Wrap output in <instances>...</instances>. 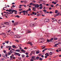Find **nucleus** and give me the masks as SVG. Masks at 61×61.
Wrapping results in <instances>:
<instances>
[{"label": "nucleus", "mask_w": 61, "mask_h": 61, "mask_svg": "<svg viewBox=\"0 0 61 61\" xmlns=\"http://www.w3.org/2000/svg\"><path fill=\"white\" fill-rule=\"evenodd\" d=\"M47 22H48L49 21V19H46Z\"/></svg>", "instance_id": "obj_17"}, {"label": "nucleus", "mask_w": 61, "mask_h": 61, "mask_svg": "<svg viewBox=\"0 0 61 61\" xmlns=\"http://www.w3.org/2000/svg\"><path fill=\"white\" fill-rule=\"evenodd\" d=\"M33 5V3H31L30 4V5Z\"/></svg>", "instance_id": "obj_55"}, {"label": "nucleus", "mask_w": 61, "mask_h": 61, "mask_svg": "<svg viewBox=\"0 0 61 61\" xmlns=\"http://www.w3.org/2000/svg\"><path fill=\"white\" fill-rule=\"evenodd\" d=\"M11 31L10 30H8L6 32L7 33H10V32Z\"/></svg>", "instance_id": "obj_16"}, {"label": "nucleus", "mask_w": 61, "mask_h": 61, "mask_svg": "<svg viewBox=\"0 0 61 61\" xmlns=\"http://www.w3.org/2000/svg\"><path fill=\"white\" fill-rule=\"evenodd\" d=\"M59 44L58 43L57 44H55V45H54L53 46L55 47H57L58 46H57V45H58Z\"/></svg>", "instance_id": "obj_3"}, {"label": "nucleus", "mask_w": 61, "mask_h": 61, "mask_svg": "<svg viewBox=\"0 0 61 61\" xmlns=\"http://www.w3.org/2000/svg\"><path fill=\"white\" fill-rule=\"evenodd\" d=\"M52 53H53V52H51L50 53V55H52Z\"/></svg>", "instance_id": "obj_31"}, {"label": "nucleus", "mask_w": 61, "mask_h": 61, "mask_svg": "<svg viewBox=\"0 0 61 61\" xmlns=\"http://www.w3.org/2000/svg\"><path fill=\"white\" fill-rule=\"evenodd\" d=\"M10 59H12V58H13V56H10Z\"/></svg>", "instance_id": "obj_42"}, {"label": "nucleus", "mask_w": 61, "mask_h": 61, "mask_svg": "<svg viewBox=\"0 0 61 61\" xmlns=\"http://www.w3.org/2000/svg\"><path fill=\"white\" fill-rule=\"evenodd\" d=\"M12 50H10V52H8V54L9 55H10L11 54H12Z\"/></svg>", "instance_id": "obj_4"}, {"label": "nucleus", "mask_w": 61, "mask_h": 61, "mask_svg": "<svg viewBox=\"0 0 61 61\" xmlns=\"http://www.w3.org/2000/svg\"><path fill=\"white\" fill-rule=\"evenodd\" d=\"M41 40H44V39L43 38H41Z\"/></svg>", "instance_id": "obj_48"}, {"label": "nucleus", "mask_w": 61, "mask_h": 61, "mask_svg": "<svg viewBox=\"0 0 61 61\" xmlns=\"http://www.w3.org/2000/svg\"><path fill=\"white\" fill-rule=\"evenodd\" d=\"M53 38H51L50 40V42H51V41H52L53 40Z\"/></svg>", "instance_id": "obj_19"}, {"label": "nucleus", "mask_w": 61, "mask_h": 61, "mask_svg": "<svg viewBox=\"0 0 61 61\" xmlns=\"http://www.w3.org/2000/svg\"><path fill=\"white\" fill-rule=\"evenodd\" d=\"M50 14H52L53 13V12L52 11H50L49 12Z\"/></svg>", "instance_id": "obj_57"}, {"label": "nucleus", "mask_w": 61, "mask_h": 61, "mask_svg": "<svg viewBox=\"0 0 61 61\" xmlns=\"http://www.w3.org/2000/svg\"><path fill=\"white\" fill-rule=\"evenodd\" d=\"M40 60H41V61H42V60H43V59H42V58H41L40 59Z\"/></svg>", "instance_id": "obj_39"}, {"label": "nucleus", "mask_w": 61, "mask_h": 61, "mask_svg": "<svg viewBox=\"0 0 61 61\" xmlns=\"http://www.w3.org/2000/svg\"><path fill=\"white\" fill-rule=\"evenodd\" d=\"M15 17H17L18 18H19V16L17 15L16 16H15Z\"/></svg>", "instance_id": "obj_29"}, {"label": "nucleus", "mask_w": 61, "mask_h": 61, "mask_svg": "<svg viewBox=\"0 0 61 61\" xmlns=\"http://www.w3.org/2000/svg\"><path fill=\"white\" fill-rule=\"evenodd\" d=\"M58 4H56V7H57V6H58Z\"/></svg>", "instance_id": "obj_44"}, {"label": "nucleus", "mask_w": 61, "mask_h": 61, "mask_svg": "<svg viewBox=\"0 0 61 61\" xmlns=\"http://www.w3.org/2000/svg\"><path fill=\"white\" fill-rule=\"evenodd\" d=\"M1 61H4L5 60V59L4 58H2L1 59Z\"/></svg>", "instance_id": "obj_34"}, {"label": "nucleus", "mask_w": 61, "mask_h": 61, "mask_svg": "<svg viewBox=\"0 0 61 61\" xmlns=\"http://www.w3.org/2000/svg\"><path fill=\"white\" fill-rule=\"evenodd\" d=\"M33 9H32L33 11H36V10H35V9H36V8L35 7H33Z\"/></svg>", "instance_id": "obj_12"}, {"label": "nucleus", "mask_w": 61, "mask_h": 61, "mask_svg": "<svg viewBox=\"0 0 61 61\" xmlns=\"http://www.w3.org/2000/svg\"><path fill=\"white\" fill-rule=\"evenodd\" d=\"M2 56H3V57H5V55L3 54H2Z\"/></svg>", "instance_id": "obj_30"}, {"label": "nucleus", "mask_w": 61, "mask_h": 61, "mask_svg": "<svg viewBox=\"0 0 61 61\" xmlns=\"http://www.w3.org/2000/svg\"><path fill=\"white\" fill-rule=\"evenodd\" d=\"M2 34H3V35H4V36H5V34L4 33H2Z\"/></svg>", "instance_id": "obj_50"}, {"label": "nucleus", "mask_w": 61, "mask_h": 61, "mask_svg": "<svg viewBox=\"0 0 61 61\" xmlns=\"http://www.w3.org/2000/svg\"><path fill=\"white\" fill-rule=\"evenodd\" d=\"M8 14H9V15H10L11 14H12V12H10V13H9Z\"/></svg>", "instance_id": "obj_51"}, {"label": "nucleus", "mask_w": 61, "mask_h": 61, "mask_svg": "<svg viewBox=\"0 0 61 61\" xmlns=\"http://www.w3.org/2000/svg\"><path fill=\"white\" fill-rule=\"evenodd\" d=\"M35 7H37V8L38 7H39V5L38 4H36L35 6Z\"/></svg>", "instance_id": "obj_7"}, {"label": "nucleus", "mask_w": 61, "mask_h": 61, "mask_svg": "<svg viewBox=\"0 0 61 61\" xmlns=\"http://www.w3.org/2000/svg\"><path fill=\"white\" fill-rule=\"evenodd\" d=\"M30 60L31 61H33V59H32V58L30 59Z\"/></svg>", "instance_id": "obj_54"}, {"label": "nucleus", "mask_w": 61, "mask_h": 61, "mask_svg": "<svg viewBox=\"0 0 61 61\" xmlns=\"http://www.w3.org/2000/svg\"><path fill=\"white\" fill-rule=\"evenodd\" d=\"M58 39L57 38H54V40H57Z\"/></svg>", "instance_id": "obj_22"}, {"label": "nucleus", "mask_w": 61, "mask_h": 61, "mask_svg": "<svg viewBox=\"0 0 61 61\" xmlns=\"http://www.w3.org/2000/svg\"><path fill=\"white\" fill-rule=\"evenodd\" d=\"M56 52H59V51H58V50H57L56 51Z\"/></svg>", "instance_id": "obj_52"}, {"label": "nucleus", "mask_w": 61, "mask_h": 61, "mask_svg": "<svg viewBox=\"0 0 61 61\" xmlns=\"http://www.w3.org/2000/svg\"><path fill=\"white\" fill-rule=\"evenodd\" d=\"M15 41L16 42H19V41H18V40H15Z\"/></svg>", "instance_id": "obj_43"}, {"label": "nucleus", "mask_w": 61, "mask_h": 61, "mask_svg": "<svg viewBox=\"0 0 61 61\" xmlns=\"http://www.w3.org/2000/svg\"><path fill=\"white\" fill-rule=\"evenodd\" d=\"M8 43H9V41H6V44H8Z\"/></svg>", "instance_id": "obj_40"}, {"label": "nucleus", "mask_w": 61, "mask_h": 61, "mask_svg": "<svg viewBox=\"0 0 61 61\" xmlns=\"http://www.w3.org/2000/svg\"><path fill=\"white\" fill-rule=\"evenodd\" d=\"M12 47L13 48H16V47L15 45H12Z\"/></svg>", "instance_id": "obj_11"}, {"label": "nucleus", "mask_w": 61, "mask_h": 61, "mask_svg": "<svg viewBox=\"0 0 61 61\" xmlns=\"http://www.w3.org/2000/svg\"><path fill=\"white\" fill-rule=\"evenodd\" d=\"M30 26L31 27H34V26H35V25L34 24H30Z\"/></svg>", "instance_id": "obj_8"}, {"label": "nucleus", "mask_w": 61, "mask_h": 61, "mask_svg": "<svg viewBox=\"0 0 61 61\" xmlns=\"http://www.w3.org/2000/svg\"><path fill=\"white\" fill-rule=\"evenodd\" d=\"M60 13H58L57 14V15H56V16H57V15H60Z\"/></svg>", "instance_id": "obj_28"}, {"label": "nucleus", "mask_w": 61, "mask_h": 61, "mask_svg": "<svg viewBox=\"0 0 61 61\" xmlns=\"http://www.w3.org/2000/svg\"><path fill=\"white\" fill-rule=\"evenodd\" d=\"M39 53V51H36V53L37 54H38Z\"/></svg>", "instance_id": "obj_46"}, {"label": "nucleus", "mask_w": 61, "mask_h": 61, "mask_svg": "<svg viewBox=\"0 0 61 61\" xmlns=\"http://www.w3.org/2000/svg\"><path fill=\"white\" fill-rule=\"evenodd\" d=\"M21 51L23 52H25V50H23V49H22L21 50Z\"/></svg>", "instance_id": "obj_13"}, {"label": "nucleus", "mask_w": 61, "mask_h": 61, "mask_svg": "<svg viewBox=\"0 0 61 61\" xmlns=\"http://www.w3.org/2000/svg\"><path fill=\"white\" fill-rule=\"evenodd\" d=\"M49 52L46 53L45 54V55L46 56H49Z\"/></svg>", "instance_id": "obj_6"}, {"label": "nucleus", "mask_w": 61, "mask_h": 61, "mask_svg": "<svg viewBox=\"0 0 61 61\" xmlns=\"http://www.w3.org/2000/svg\"><path fill=\"white\" fill-rule=\"evenodd\" d=\"M37 15V16H40V15H41V14H38Z\"/></svg>", "instance_id": "obj_26"}, {"label": "nucleus", "mask_w": 61, "mask_h": 61, "mask_svg": "<svg viewBox=\"0 0 61 61\" xmlns=\"http://www.w3.org/2000/svg\"><path fill=\"white\" fill-rule=\"evenodd\" d=\"M29 44L30 45H31V46H32V45H33V44H32V43L31 42H29Z\"/></svg>", "instance_id": "obj_23"}, {"label": "nucleus", "mask_w": 61, "mask_h": 61, "mask_svg": "<svg viewBox=\"0 0 61 61\" xmlns=\"http://www.w3.org/2000/svg\"><path fill=\"white\" fill-rule=\"evenodd\" d=\"M3 52L4 53H6V51H3Z\"/></svg>", "instance_id": "obj_64"}, {"label": "nucleus", "mask_w": 61, "mask_h": 61, "mask_svg": "<svg viewBox=\"0 0 61 61\" xmlns=\"http://www.w3.org/2000/svg\"><path fill=\"white\" fill-rule=\"evenodd\" d=\"M39 57L38 56L36 57V59H39Z\"/></svg>", "instance_id": "obj_35"}, {"label": "nucleus", "mask_w": 61, "mask_h": 61, "mask_svg": "<svg viewBox=\"0 0 61 61\" xmlns=\"http://www.w3.org/2000/svg\"><path fill=\"white\" fill-rule=\"evenodd\" d=\"M25 55H24L23 54L22 55V57H25Z\"/></svg>", "instance_id": "obj_20"}, {"label": "nucleus", "mask_w": 61, "mask_h": 61, "mask_svg": "<svg viewBox=\"0 0 61 61\" xmlns=\"http://www.w3.org/2000/svg\"><path fill=\"white\" fill-rule=\"evenodd\" d=\"M58 23L59 24H61V20H59L58 21Z\"/></svg>", "instance_id": "obj_10"}, {"label": "nucleus", "mask_w": 61, "mask_h": 61, "mask_svg": "<svg viewBox=\"0 0 61 61\" xmlns=\"http://www.w3.org/2000/svg\"><path fill=\"white\" fill-rule=\"evenodd\" d=\"M12 7L13 8L15 7V5H12Z\"/></svg>", "instance_id": "obj_58"}, {"label": "nucleus", "mask_w": 61, "mask_h": 61, "mask_svg": "<svg viewBox=\"0 0 61 61\" xmlns=\"http://www.w3.org/2000/svg\"><path fill=\"white\" fill-rule=\"evenodd\" d=\"M60 49L59 50V51H61V48H60Z\"/></svg>", "instance_id": "obj_61"}, {"label": "nucleus", "mask_w": 61, "mask_h": 61, "mask_svg": "<svg viewBox=\"0 0 61 61\" xmlns=\"http://www.w3.org/2000/svg\"><path fill=\"white\" fill-rule=\"evenodd\" d=\"M18 59H19V60H21V58L20 57H19L18 58Z\"/></svg>", "instance_id": "obj_36"}, {"label": "nucleus", "mask_w": 61, "mask_h": 61, "mask_svg": "<svg viewBox=\"0 0 61 61\" xmlns=\"http://www.w3.org/2000/svg\"><path fill=\"white\" fill-rule=\"evenodd\" d=\"M44 22H47L46 21V19H45L44 20Z\"/></svg>", "instance_id": "obj_41"}, {"label": "nucleus", "mask_w": 61, "mask_h": 61, "mask_svg": "<svg viewBox=\"0 0 61 61\" xmlns=\"http://www.w3.org/2000/svg\"><path fill=\"white\" fill-rule=\"evenodd\" d=\"M47 42H50V40H48V39H47Z\"/></svg>", "instance_id": "obj_25"}, {"label": "nucleus", "mask_w": 61, "mask_h": 61, "mask_svg": "<svg viewBox=\"0 0 61 61\" xmlns=\"http://www.w3.org/2000/svg\"><path fill=\"white\" fill-rule=\"evenodd\" d=\"M47 49H45L44 50V51H46L47 50Z\"/></svg>", "instance_id": "obj_60"}, {"label": "nucleus", "mask_w": 61, "mask_h": 61, "mask_svg": "<svg viewBox=\"0 0 61 61\" xmlns=\"http://www.w3.org/2000/svg\"><path fill=\"white\" fill-rule=\"evenodd\" d=\"M57 12H58V11L56 10H55V13H56H56H57Z\"/></svg>", "instance_id": "obj_33"}, {"label": "nucleus", "mask_w": 61, "mask_h": 61, "mask_svg": "<svg viewBox=\"0 0 61 61\" xmlns=\"http://www.w3.org/2000/svg\"><path fill=\"white\" fill-rule=\"evenodd\" d=\"M19 53H17L16 52H14V54L15 56H17L18 55Z\"/></svg>", "instance_id": "obj_9"}, {"label": "nucleus", "mask_w": 61, "mask_h": 61, "mask_svg": "<svg viewBox=\"0 0 61 61\" xmlns=\"http://www.w3.org/2000/svg\"><path fill=\"white\" fill-rule=\"evenodd\" d=\"M4 24L5 25L6 24V25H9V23H8V22H4Z\"/></svg>", "instance_id": "obj_5"}, {"label": "nucleus", "mask_w": 61, "mask_h": 61, "mask_svg": "<svg viewBox=\"0 0 61 61\" xmlns=\"http://www.w3.org/2000/svg\"><path fill=\"white\" fill-rule=\"evenodd\" d=\"M43 11L44 12H45L46 13V10H43Z\"/></svg>", "instance_id": "obj_38"}, {"label": "nucleus", "mask_w": 61, "mask_h": 61, "mask_svg": "<svg viewBox=\"0 0 61 61\" xmlns=\"http://www.w3.org/2000/svg\"><path fill=\"white\" fill-rule=\"evenodd\" d=\"M18 24V22H17L14 24V25H16Z\"/></svg>", "instance_id": "obj_14"}, {"label": "nucleus", "mask_w": 61, "mask_h": 61, "mask_svg": "<svg viewBox=\"0 0 61 61\" xmlns=\"http://www.w3.org/2000/svg\"><path fill=\"white\" fill-rule=\"evenodd\" d=\"M41 57H44V55H41Z\"/></svg>", "instance_id": "obj_49"}, {"label": "nucleus", "mask_w": 61, "mask_h": 61, "mask_svg": "<svg viewBox=\"0 0 61 61\" xmlns=\"http://www.w3.org/2000/svg\"><path fill=\"white\" fill-rule=\"evenodd\" d=\"M22 45L21 44H19V45L18 46H19L20 47H21V45Z\"/></svg>", "instance_id": "obj_45"}, {"label": "nucleus", "mask_w": 61, "mask_h": 61, "mask_svg": "<svg viewBox=\"0 0 61 61\" xmlns=\"http://www.w3.org/2000/svg\"><path fill=\"white\" fill-rule=\"evenodd\" d=\"M14 37L15 38H19L20 37V36H18L16 35H15L14 36Z\"/></svg>", "instance_id": "obj_1"}, {"label": "nucleus", "mask_w": 61, "mask_h": 61, "mask_svg": "<svg viewBox=\"0 0 61 61\" xmlns=\"http://www.w3.org/2000/svg\"><path fill=\"white\" fill-rule=\"evenodd\" d=\"M18 55L19 56H20V54H19H19Z\"/></svg>", "instance_id": "obj_47"}, {"label": "nucleus", "mask_w": 61, "mask_h": 61, "mask_svg": "<svg viewBox=\"0 0 61 61\" xmlns=\"http://www.w3.org/2000/svg\"><path fill=\"white\" fill-rule=\"evenodd\" d=\"M26 57H29V56L28 55H27L26 56Z\"/></svg>", "instance_id": "obj_62"}, {"label": "nucleus", "mask_w": 61, "mask_h": 61, "mask_svg": "<svg viewBox=\"0 0 61 61\" xmlns=\"http://www.w3.org/2000/svg\"><path fill=\"white\" fill-rule=\"evenodd\" d=\"M11 11H12V10H11V9H10V10H9L8 12H11Z\"/></svg>", "instance_id": "obj_27"}, {"label": "nucleus", "mask_w": 61, "mask_h": 61, "mask_svg": "<svg viewBox=\"0 0 61 61\" xmlns=\"http://www.w3.org/2000/svg\"><path fill=\"white\" fill-rule=\"evenodd\" d=\"M32 59H34L35 58V57L34 56H32Z\"/></svg>", "instance_id": "obj_59"}, {"label": "nucleus", "mask_w": 61, "mask_h": 61, "mask_svg": "<svg viewBox=\"0 0 61 61\" xmlns=\"http://www.w3.org/2000/svg\"><path fill=\"white\" fill-rule=\"evenodd\" d=\"M35 14V12H32V14L33 15H34Z\"/></svg>", "instance_id": "obj_63"}, {"label": "nucleus", "mask_w": 61, "mask_h": 61, "mask_svg": "<svg viewBox=\"0 0 61 61\" xmlns=\"http://www.w3.org/2000/svg\"><path fill=\"white\" fill-rule=\"evenodd\" d=\"M52 4H54L55 5H56V3L55 2H54V1H52Z\"/></svg>", "instance_id": "obj_18"}, {"label": "nucleus", "mask_w": 61, "mask_h": 61, "mask_svg": "<svg viewBox=\"0 0 61 61\" xmlns=\"http://www.w3.org/2000/svg\"><path fill=\"white\" fill-rule=\"evenodd\" d=\"M15 10H11V12H12V13L13 14V12H15Z\"/></svg>", "instance_id": "obj_21"}, {"label": "nucleus", "mask_w": 61, "mask_h": 61, "mask_svg": "<svg viewBox=\"0 0 61 61\" xmlns=\"http://www.w3.org/2000/svg\"><path fill=\"white\" fill-rule=\"evenodd\" d=\"M10 34L12 35H14V33L13 32H11L10 33Z\"/></svg>", "instance_id": "obj_15"}, {"label": "nucleus", "mask_w": 61, "mask_h": 61, "mask_svg": "<svg viewBox=\"0 0 61 61\" xmlns=\"http://www.w3.org/2000/svg\"><path fill=\"white\" fill-rule=\"evenodd\" d=\"M51 7H53L54 6H53V5H51Z\"/></svg>", "instance_id": "obj_53"}, {"label": "nucleus", "mask_w": 61, "mask_h": 61, "mask_svg": "<svg viewBox=\"0 0 61 61\" xmlns=\"http://www.w3.org/2000/svg\"><path fill=\"white\" fill-rule=\"evenodd\" d=\"M42 6H41L40 7V9H42Z\"/></svg>", "instance_id": "obj_37"}, {"label": "nucleus", "mask_w": 61, "mask_h": 61, "mask_svg": "<svg viewBox=\"0 0 61 61\" xmlns=\"http://www.w3.org/2000/svg\"><path fill=\"white\" fill-rule=\"evenodd\" d=\"M52 22H54V21H57V20L55 19V18H52Z\"/></svg>", "instance_id": "obj_2"}, {"label": "nucleus", "mask_w": 61, "mask_h": 61, "mask_svg": "<svg viewBox=\"0 0 61 61\" xmlns=\"http://www.w3.org/2000/svg\"><path fill=\"white\" fill-rule=\"evenodd\" d=\"M15 51H16V52H19V51H20L19 49L17 50H16Z\"/></svg>", "instance_id": "obj_24"}, {"label": "nucleus", "mask_w": 61, "mask_h": 61, "mask_svg": "<svg viewBox=\"0 0 61 61\" xmlns=\"http://www.w3.org/2000/svg\"><path fill=\"white\" fill-rule=\"evenodd\" d=\"M22 9H19V11H22Z\"/></svg>", "instance_id": "obj_56"}, {"label": "nucleus", "mask_w": 61, "mask_h": 61, "mask_svg": "<svg viewBox=\"0 0 61 61\" xmlns=\"http://www.w3.org/2000/svg\"><path fill=\"white\" fill-rule=\"evenodd\" d=\"M14 12H15V14H16L17 13V11H16V10H15V11H14Z\"/></svg>", "instance_id": "obj_32"}]
</instances>
